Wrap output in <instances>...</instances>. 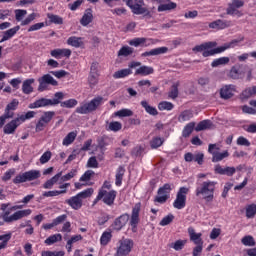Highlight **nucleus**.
Segmentation results:
<instances>
[{
	"label": "nucleus",
	"instance_id": "obj_1",
	"mask_svg": "<svg viewBox=\"0 0 256 256\" xmlns=\"http://www.w3.org/2000/svg\"><path fill=\"white\" fill-rule=\"evenodd\" d=\"M244 37L240 39H234L229 43L224 44L223 46L217 47V42H205L201 45L195 46L192 51L195 53H202L203 57H211L213 55H217L219 53H223V51H227V49H231L235 46H237L238 43H241V41H244ZM213 47H217L214 48ZM211 49V50H208Z\"/></svg>",
	"mask_w": 256,
	"mask_h": 256
},
{
	"label": "nucleus",
	"instance_id": "obj_2",
	"mask_svg": "<svg viewBox=\"0 0 256 256\" xmlns=\"http://www.w3.org/2000/svg\"><path fill=\"white\" fill-rule=\"evenodd\" d=\"M217 182L215 181H205L200 184L196 189V197H202L204 201L210 203L214 199L215 186Z\"/></svg>",
	"mask_w": 256,
	"mask_h": 256
},
{
	"label": "nucleus",
	"instance_id": "obj_3",
	"mask_svg": "<svg viewBox=\"0 0 256 256\" xmlns=\"http://www.w3.org/2000/svg\"><path fill=\"white\" fill-rule=\"evenodd\" d=\"M127 7H129L134 15H143L146 19H151L153 14L151 11L145 6V2L143 0H123Z\"/></svg>",
	"mask_w": 256,
	"mask_h": 256
},
{
	"label": "nucleus",
	"instance_id": "obj_4",
	"mask_svg": "<svg viewBox=\"0 0 256 256\" xmlns=\"http://www.w3.org/2000/svg\"><path fill=\"white\" fill-rule=\"evenodd\" d=\"M65 95L63 92H56L53 99L40 98L34 103L29 104V109H39L41 107H53L63 101Z\"/></svg>",
	"mask_w": 256,
	"mask_h": 256
},
{
	"label": "nucleus",
	"instance_id": "obj_5",
	"mask_svg": "<svg viewBox=\"0 0 256 256\" xmlns=\"http://www.w3.org/2000/svg\"><path fill=\"white\" fill-rule=\"evenodd\" d=\"M101 105H103V97L97 96L90 102L82 103L79 107H77L76 113H79L80 115H89V113L97 111Z\"/></svg>",
	"mask_w": 256,
	"mask_h": 256
},
{
	"label": "nucleus",
	"instance_id": "obj_6",
	"mask_svg": "<svg viewBox=\"0 0 256 256\" xmlns=\"http://www.w3.org/2000/svg\"><path fill=\"white\" fill-rule=\"evenodd\" d=\"M188 234L190 241H193L196 247L193 248V256H199L203 253V239L201 238L203 234L196 233L193 227L188 228Z\"/></svg>",
	"mask_w": 256,
	"mask_h": 256
},
{
	"label": "nucleus",
	"instance_id": "obj_7",
	"mask_svg": "<svg viewBox=\"0 0 256 256\" xmlns=\"http://www.w3.org/2000/svg\"><path fill=\"white\" fill-rule=\"evenodd\" d=\"M53 117H55V111L43 112V114L41 115L40 119L36 124V128H35L36 133L43 131V129H45V127L49 125V122L53 121Z\"/></svg>",
	"mask_w": 256,
	"mask_h": 256
},
{
	"label": "nucleus",
	"instance_id": "obj_8",
	"mask_svg": "<svg viewBox=\"0 0 256 256\" xmlns=\"http://www.w3.org/2000/svg\"><path fill=\"white\" fill-rule=\"evenodd\" d=\"M219 147L217 144H209L208 153L212 155V163H219V161H223V159H227L229 157V151L218 152Z\"/></svg>",
	"mask_w": 256,
	"mask_h": 256
},
{
	"label": "nucleus",
	"instance_id": "obj_9",
	"mask_svg": "<svg viewBox=\"0 0 256 256\" xmlns=\"http://www.w3.org/2000/svg\"><path fill=\"white\" fill-rule=\"evenodd\" d=\"M116 197H117V191L111 190L107 192V190H104L103 188H101L98 192L97 200L102 199L105 205H108L109 207H111V205L115 203Z\"/></svg>",
	"mask_w": 256,
	"mask_h": 256
},
{
	"label": "nucleus",
	"instance_id": "obj_10",
	"mask_svg": "<svg viewBox=\"0 0 256 256\" xmlns=\"http://www.w3.org/2000/svg\"><path fill=\"white\" fill-rule=\"evenodd\" d=\"M133 240L123 238L119 241V247L117 248L116 256H127L133 249Z\"/></svg>",
	"mask_w": 256,
	"mask_h": 256
},
{
	"label": "nucleus",
	"instance_id": "obj_11",
	"mask_svg": "<svg viewBox=\"0 0 256 256\" xmlns=\"http://www.w3.org/2000/svg\"><path fill=\"white\" fill-rule=\"evenodd\" d=\"M187 193H189V188L181 187L177 192L176 199L173 203L175 209H184L187 203Z\"/></svg>",
	"mask_w": 256,
	"mask_h": 256
},
{
	"label": "nucleus",
	"instance_id": "obj_12",
	"mask_svg": "<svg viewBox=\"0 0 256 256\" xmlns=\"http://www.w3.org/2000/svg\"><path fill=\"white\" fill-rule=\"evenodd\" d=\"M31 213V209L16 211L11 216H9V212H5L3 215V221H5V223H13V221H19V219H23V217H29Z\"/></svg>",
	"mask_w": 256,
	"mask_h": 256
},
{
	"label": "nucleus",
	"instance_id": "obj_13",
	"mask_svg": "<svg viewBox=\"0 0 256 256\" xmlns=\"http://www.w3.org/2000/svg\"><path fill=\"white\" fill-rule=\"evenodd\" d=\"M129 68L121 69L116 71L113 74L114 79H124V77H129V75L133 74V71L131 69H137V67H141V62H131L128 65Z\"/></svg>",
	"mask_w": 256,
	"mask_h": 256
},
{
	"label": "nucleus",
	"instance_id": "obj_14",
	"mask_svg": "<svg viewBox=\"0 0 256 256\" xmlns=\"http://www.w3.org/2000/svg\"><path fill=\"white\" fill-rule=\"evenodd\" d=\"M38 82V91H45V89H47V85H52L53 87H57V85H59V82L53 79V76H51L50 74L43 75L41 78L38 79Z\"/></svg>",
	"mask_w": 256,
	"mask_h": 256
},
{
	"label": "nucleus",
	"instance_id": "obj_15",
	"mask_svg": "<svg viewBox=\"0 0 256 256\" xmlns=\"http://www.w3.org/2000/svg\"><path fill=\"white\" fill-rule=\"evenodd\" d=\"M169 193H171V185L164 184L163 187L159 188L158 196L155 198L156 203H166L169 199Z\"/></svg>",
	"mask_w": 256,
	"mask_h": 256
},
{
	"label": "nucleus",
	"instance_id": "obj_16",
	"mask_svg": "<svg viewBox=\"0 0 256 256\" xmlns=\"http://www.w3.org/2000/svg\"><path fill=\"white\" fill-rule=\"evenodd\" d=\"M246 70L247 65H236L230 69L228 76L230 77V79H243V77H245Z\"/></svg>",
	"mask_w": 256,
	"mask_h": 256
},
{
	"label": "nucleus",
	"instance_id": "obj_17",
	"mask_svg": "<svg viewBox=\"0 0 256 256\" xmlns=\"http://www.w3.org/2000/svg\"><path fill=\"white\" fill-rule=\"evenodd\" d=\"M141 211V204H136L132 210L130 225L135 233L137 225H139V212Z\"/></svg>",
	"mask_w": 256,
	"mask_h": 256
},
{
	"label": "nucleus",
	"instance_id": "obj_18",
	"mask_svg": "<svg viewBox=\"0 0 256 256\" xmlns=\"http://www.w3.org/2000/svg\"><path fill=\"white\" fill-rule=\"evenodd\" d=\"M214 172L216 175H227V177H233L235 175L236 169L235 167H224L220 164L215 165Z\"/></svg>",
	"mask_w": 256,
	"mask_h": 256
},
{
	"label": "nucleus",
	"instance_id": "obj_19",
	"mask_svg": "<svg viewBox=\"0 0 256 256\" xmlns=\"http://www.w3.org/2000/svg\"><path fill=\"white\" fill-rule=\"evenodd\" d=\"M19 125H21V121L19 120V118H16L7 123L3 129L5 135H13V133L17 131V127H19Z\"/></svg>",
	"mask_w": 256,
	"mask_h": 256
},
{
	"label": "nucleus",
	"instance_id": "obj_20",
	"mask_svg": "<svg viewBox=\"0 0 256 256\" xmlns=\"http://www.w3.org/2000/svg\"><path fill=\"white\" fill-rule=\"evenodd\" d=\"M235 94V85L229 84L225 85L220 89V97L221 99H231Z\"/></svg>",
	"mask_w": 256,
	"mask_h": 256
},
{
	"label": "nucleus",
	"instance_id": "obj_21",
	"mask_svg": "<svg viewBox=\"0 0 256 256\" xmlns=\"http://www.w3.org/2000/svg\"><path fill=\"white\" fill-rule=\"evenodd\" d=\"M232 22L230 20H215L209 24L210 29H227L228 27H231Z\"/></svg>",
	"mask_w": 256,
	"mask_h": 256
},
{
	"label": "nucleus",
	"instance_id": "obj_22",
	"mask_svg": "<svg viewBox=\"0 0 256 256\" xmlns=\"http://www.w3.org/2000/svg\"><path fill=\"white\" fill-rule=\"evenodd\" d=\"M243 5H245L243 0H232V3H229L228 8L226 9L227 15H235V11L241 9Z\"/></svg>",
	"mask_w": 256,
	"mask_h": 256
},
{
	"label": "nucleus",
	"instance_id": "obj_23",
	"mask_svg": "<svg viewBox=\"0 0 256 256\" xmlns=\"http://www.w3.org/2000/svg\"><path fill=\"white\" fill-rule=\"evenodd\" d=\"M90 23H93V10L91 8H87L80 19V24L83 27H87Z\"/></svg>",
	"mask_w": 256,
	"mask_h": 256
},
{
	"label": "nucleus",
	"instance_id": "obj_24",
	"mask_svg": "<svg viewBox=\"0 0 256 256\" xmlns=\"http://www.w3.org/2000/svg\"><path fill=\"white\" fill-rule=\"evenodd\" d=\"M128 221H129V214H123V215L119 216L114 221V229L116 231H121L123 229V226L127 225Z\"/></svg>",
	"mask_w": 256,
	"mask_h": 256
},
{
	"label": "nucleus",
	"instance_id": "obj_25",
	"mask_svg": "<svg viewBox=\"0 0 256 256\" xmlns=\"http://www.w3.org/2000/svg\"><path fill=\"white\" fill-rule=\"evenodd\" d=\"M167 51H169V48L165 46L159 47L142 53V57H155L157 55H164V53H167Z\"/></svg>",
	"mask_w": 256,
	"mask_h": 256
},
{
	"label": "nucleus",
	"instance_id": "obj_26",
	"mask_svg": "<svg viewBox=\"0 0 256 256\" xmlns=\"http://www.w3.org/2000/svg\"><path fill=\"white\" fill-rule=\"evenodd\" d=\"M33 83H35L34 78L26 79L23 81L22 92L24 93V95H31V93H33Z\"/></svg>",
	"mask_w": 256,
	"mask_h": 256
},
{
	"label": "nucleus",
	"instance_id": "obj_27",
	"mask_svg": "<svg viewBox=\"0 0 256 256\" xmlns=\"http://www.w3.org/2000/svg\"><path fill=\"white\" fill-rule=\"evenodd\" d=\"M66 203L67 205H70V207L75 211H78V209H81V207H83V200H80L77 195L71 197L70 199H67Z\"/></svg>",
	"mask_w": 256,
	"mask_h": 256
},
{
	"label": "nucleus",
	"instance_id": "obj_28",
	"mask_svg": "<svg viewBox=\"0 0 256 256\" xmlns=\"http://www.w3.org/2000/svg\"><path fill=\"white\" fill-rule=\"evenodd\" d=\"M155 73V70L151 66H141L136 69L134 75H141L142 77H147V75H153Z\"/></svg>",
	"mask_w": 256,
	"mask_h": 256
},
{
	"label": "nucleus",
	"instance_id": "obj_29",
	"mask_svg": "<svg viewBox=\"0 0 256 256\" xmlns=\"http://www.w3.org/2000/svg\"><path fill=\"white\" fill-rule=\"evenodd\" d=\"M17 107H19V100L13 99L9 104H7L4 113H6V115H10V117L13 119L15 116L13 111L17 110Z\"/></svg>",
	"mask_w": 256,
	"mask_h": 256
},
{
	"label": "nucleus",
	"instance_id": "obj_30",
	"mask_svg": "<svg viewBox=\"0 0 256 256\" xmlns=\"http://www.w3.org/2000/svg\"><path fill=\"white\" fill-rule=\"evenodd\" d=\"M21 29L20 26H15L14 28H11L4 32L2 39L0 40V43H5V41H9L12 37H15L17 34V31Z\"/></svg>",
	"mask_w": 256,
	"mask_h": 256
},
{
	"label": "nucleus",
	"instance_id": "obj_31",
	"mask_svg": "<svg viewBox=\"0 0 256 256\" xmlns=\"http://www.w3.org/2000/svg\"><path fill=\"white\" fill-rule=\"evenodd\" d=\"M213 127V122L211 120L200 121L195 127V131H205L206 129H211Z\"/></svg>",
	"mask_w": 256,
	"mask_h": 256
},
{
	"label": "nucleus",
	"instance_id": "obj_32",
	"mask_svg": "<svg viewBox=\"0 0 256 256\" xmlns=\"http://www.w3.org/2000/svg\"><path fill=\"white\" fill-rule=\"evenodd\" d=\"M24 175L26 176V181H35V179H39V177H41V171L30 170V171L24 172Z\"/></svg>",
	"mask_w": 256,
	"mask_h": 256
},
{
	"label": "nucleus",
	"instance_id": "obj_33",
	"mask_svg": "<svg viewBox=\"0 0 256 256\" xmlns=\"http://www.w3.org/2000/svg\"><path fill=\"white\" fill-rule=\"evenodd\" d=\"M241 243L242 245H244V247H255L256 245L255 238L251 235H246L242 237Z\"/></svg>",
	"mask_w": 256,
	"mask_h": 256
},
{
	"label": "nucleus",
	"instance_id": "obj_34",
	"mask_svg": "<svg viewBox=\"0 0 256 256\" xmlns=\"http://www.w3.org/2000/svg\"><path fill=\"white\" fill-rule=\"evenodd\" d=\"M143 107V109H145L146 113H148L149 115H158L159 112H157V108L149 105V103L145 100L141 101L140 103Z\"/></svg>",
	"mask_w": 256,
	"mask_h": 256
},
{
	"label": "nucleus",
	"instance_id": "obj_35",
	"mask_svg": "<svg viewBox=\"0 0 256 256\" xmlns=\"http://www.w3.org/2000/svg\"><path fill=\"white\" fill-rule=\"evenodd\" d=\"M195 129V122H190L188 123L183 131H182V137H184L185 139H187V137H190L191 136V133H193Z\"/></svg>",
	"mask_w": 256,
	"mask_h": 256
},
{
	"label": "nucleus",
	"instance_id": "obj_36",
	"mask_svg": "<svg viewBox=\"0 0 256 256\" xmlns=\"http://www.w3.org/2000/svg\"><path fill=\"white\" fill-rule=\"evenodd\" d=\"M123 175H125V168L123 166H120L118 167L116 172L115 185H117V187H121V183H123Z\"/></svg>",
	"mask_w": 256,
	"mask_h": 256
},
{
	"label": "nucleus",
	"instance_id": "obj_37",
	"mask_svg": "<svg viewBox=\"0 0 256 256\" xmlns=\"http://www.w3.org/2000/svg\"><path fill=\"white\" fill-rule=\"evenodd\" d=\"M173 9H177V4L174 2H169L166 4H160L158 6V12L162 13L163 11H173Z\"/></svg>",
	"mask_w": 256,
	"mask_h": 256
},
{
	"label": "nucleus",
	"instance_id": "obj_38",
	"mask_svg": "<svg viewBox=\"0 0 256 256\" xmlns=\"http://www.w3.org/2000/svg\"><path fill=\"white\" fill-rule=\"evenodd\" d=\"M190 119H193V112L190 110L183 111L178 117L179 123H185V121H189Z\"/></svg>",
	"mask_w": 256,
	"mask_h": 256
},
{
	"label": "nucleus",
	"instance_id": "obj_39",
	"mask_svg": "<svg viewBox=\"0 0 256 256\" xmlns=\"http://www.w3.org/2000/svg\"><path fill=\"white\" fill-rule=\"evenodd\" d=\"M134 49L129 46H123L119 51H118V57H129V55H133Z\"/></svg>",
	"mask_w": 256,
	"mask_h": 256
},
{
	"label": "nucleus",
	"instance_id": "obj_40",
	"mask_svg": "<svg viewBox=\"0 0 256 256\" xmlns=\"http://www.w3.org/2000/svg\"><path fill=\"white\" fill-rule=\"evenodd\" d=\"M107 131H114V133H117V131H121L123 129V124L121 122H110L108 124V127H106Z\"/></svg>",
	"mask_w": 256,
	"mask_h": 256
},
{
	"label": "nucleus",
	"instance_id": "obj_41",
	"mask_svg": "<svg viewBox=\"0 0 256 256\" xmlns=\"http://www.w3.org/2000/svg\"><path fill=\"white\" fill-rule=\"evenodd\" d=\"M253 95H256V86H253L252 88H246L241 93L242 99H250V97H253Z\"/></svg>",
	"mask_w": 256,
	"mask_h": 256
},
{
	"label": "nucleus",
	"instance_id": "obj_42",
	"mask_svg": "<svg viewBox=\"0 0 256 256\" xmlns=\"http://www.w3.org/2000/svg\"><path fill=\"white\" fill-rule=\"evenodd\" d=\"M185 245H187V240H177L176 242L171 243L169 247L175 251H181Z\"/></svg>",
	"mask_w": 256,
	"mask_h": 256
},
{
	"label": "nucleus",
	"instance_id": "obj_43",
	"mask_svg": "<svg viewBox=\"0 0 256 256\" xmlns=\"http://www.w3.org/2000/svg\"><path fill=\"white\" fill-rule=\"evenodd\" d=\"M67 43L68 45L76 48H79L81 47V45H83V41H81V38L75 36L68 38Z\"/></svg>",
	"mask_w": 256,
	"mask_h": 256
},
{
	"label": "nucleus",
	"instance_id": "obj_44",
	"mask_svg": "<svg viewBox=\"0 0 256 256\" xmlns=\"http://www.w3.org/2000/svg\"><path fill=\"white\" fill-rule=\"evenodd\" d=\"M57 241H63V236L61 234H54V235L48 237L45 240V244L53 245L54 243H57Z\"/></svg>",
	"mask_w": 256,
	"mask_h": 256
},
{
	"label": "nucleus",
	"instance_id": "obj_45",
	"mask_svg": "<svg viewBox=\"0 0 256 256\" xmlns=\"http://www.w3.org/2000/svg\"><path fill=\"white\" fill-rule=\"evenodd\" d=\"M47 17L50 20V23H54L55 25H63V18L61 16L48 13Z\"/></svg>",
	"mask_w": 256,
	"mask_h": 256
},
{
	"label": "nucleus",
	"instance_id": "obj_46",
	"mask_svg": "<svg viewBox=\"0 0 256 256\" xmlns=\"http://www.w3.org/2000/svg\"><path fill=\"white\" fill-rule=\"evenodd\" d=\"M173 107H175L173 103L168 101H163L158 104L159 111H171L173 110Z\"/></svg>",
	"mask_w": 256,
	"mask_h": 256
},
{
	"label": "nucleus",
	"instance_id": "obj_47",
	"mask_svg": "<svg viewBox=\"0 0 256 256\" xmlns=\"http://www.w3.org/2000/svg\"><path fill=\"white\" fill-rule=\"evenodd\" d=\"M77 138V132H70L67 136L63 139V145H71L73 141Z\"/></svg>",
	"mask_w": 256,
	"mask_h": 256
},
{
	"label": "nucleus",
	"instance_id": "obj_48",
	"mask_svg": "<svg viewBox=\"0 0 256 256\" xmlns=\"http://www.w3.org/2000/svg\"><path fill=\"white\" fill-rule=\"evenodd\" d=\"M99 83V74H89L88 84L93 89Z\"/></svg>",
	"mask_w": 256,
	"mask_h": 256
},
{
	"label": "nucleus",
	"instance_id": "obj_49",
	"mask_svg": "<svg viewBox=\"0 0 256 256\" xmlns=\"http://www.w3.org/2000/svg\"><path fill=\"white\" fill-rule=\"evenodd\" d=\"M64 193H67V190H52L44 192L42 195L43 197H57L59 195H64Z\"/></svg>",
	"mask_w": 256,
	"mask_h": 256
},
{
	"label": "nucleus",
	"instance_id": "obj_50",
	"mask_svg": "<svg viewBox=\"0 0 256 256\" xmlns=\"http://www.w3.org/2000/svg\"><path fill=\"white\" fill-rule=\"evenodd\" d=\"M255 215H256V205L255 204L248 205L246 208V217L248 219H253Z\"/></svg>",
	"mask_w": 256,
	"mask_h": 256
},
{
	"label": "nucleus",
	"instance_id": "obj_51",
	"mask_svg": "<svg viewBox=\"0 0 256 256\" xmlns=\"http://www.w3.org/2000/svg\"><path fill=\"white\" fill-rule=\"evenodd\" d=\"M93 188H88L80 193H78L76 196L80 198V201H83V199H87L93 195Z\"/></svg>",
	"mask_w": 256,
	"mask_h": 256
},
{
	"label": "nucleus",
	"instance_id": "obj_52",
	"mask_svg": "<svg viewBox=\"0 0 256 256\" xmlns=\"http://www.w3.org/2000/svg\"><path fill=\"white\" fill-rule=\"evenodd\" d=\"M227 63H229V57H221V58L215 59L212 62L211 67H219V65H227Z\"/></svg>",
	"mask_w": 256,
	"mask_h": 256
},
{
	"label": "nucleus",
	"instance_id": "obj_53",
	"mask_svg": "<svg viewBox=\"0 0 256 256\" xmlns=\"http://www.w3.org/2000/svg\"><path fill=\"white\" fill-rule=\"evenodd\" d=\"M11 240V233L0 235V249H5L7 247V243Z\"/></svg>",
	"mask_w": 256,
	"mask_h": 256
},
{
	"label": "nucleus",
	"instance_id": "obj_54",
	"mask_svg": "<svg viewBox=\"0 0 256 256\" xmlns=\"http://www.w3.org/2000/svg\"><path fill=\"white\" fill-rule=\"evenodd\" d=\"M77 105L76 99H69L64 102H60V107H66V109H73Z\"/></svg>",
	"mask_w": 256,
	"mask_h": 256
},
{
	"label": "nucleus",
	"instance_id": "obj_55",
	"mask_svg": "<svg viewBox=\"0 0 256 256\" xmlns=\"http://www.w3.org/2000/svg\"><path fill=\"white\" fill-rule=\"evenodd\" d=\"M115 117H133V111L129 109H121L115 112Z\"/></svg>",
	"mask_w": 256,
	"mask_h": 256
},
{
	"label": "nucleus",
	"instance_id": "obj_56",
	"mask_svg": "<svg viewBox=\"0 0 256 256\" xmlns=\"http://www.w3.org/2000/svg\"><path fill=\"white\" fill-rule=\"evenodd\" d=\"M173 219H175V216H173V214H169L160 221L159 225H161V227L170 225L171 223H173Z\"/></svg>",
	"mask_w": 256,
	"mask_h": 256
},
{
	"label": "nucleus",
	"instance_id": "obj_57",
	"mask_svg": "<svg viewBox=\"0 0 256 256\" xmlns=\"http://www.w3.org/2000/svg\"><path fill=\"white\" fill-rule=\"evenodd\" d=\"M168 97H170V99H177V97H179V84H174L172 86L171 91L168 94Z\"/></svg>",
	"mask_w": 256,
	"mask_h": 256
},
{
	"label": "nucleus",
	"instance_id": "obj_58",
	"mask_svg": "<svg viewBox=\"0 0 256 256\" xmlns=\"http://www.w3.org/2000/svg\"><path fill=\"white\" fill-rule=\"evenodd\" d=\"M36 113L35 111H28L25 115H21L20 117H17L20 123H25L27 119H33L35 117Z\"/></svg>",
	"mask_w": 256,
	"mask_h": 256
},
{
	"label": "nucleus",
	"instance_id": "obj_59",
	"mask_svg": "<svg viewBox=\"0 0 256 256\" xmlns=\"http://www.w3.org/2000/svg\"><path fill=\"white\" fill-rule=\"evenodd\" d=\"M12 181L14 185H19L20 183H27L25 172L22 174H18Z\"/></svg>",
	"mask_w": 256,
	"mask_h": 256
},
{
	"label": "nucleus",
	"instance_id": "obj_60",
	"mask_svg": "<svg viewBox=\"0 0 256 256\" xmlns=\"http://www.w3.org/2000/svg\"><path fill=\"white\" fill-rule=\"evenodd\" d=\"M161 145H163V139L159 137L153 138L152 141H150V147L152 149H158Z\"/></svg>",
	"mask_w": 256,
	"mask_h": 256
},
{
	"label": "nucleus",
	"instance_id": "obj_61",
	"mask_svg": "<svg viewBox=\"0 0 256 256\" xmlns=\"http://www.w3.org/2000/svg\"><path fill=\"white\" fill-rule=\"evenodd\" d=\"M143 151H145L143 146H136L132 149L131 155L132 157H141V155H143Z\"/></svg>",
	"mask_w": 256,
	"mask_h": 256
},
{
	"label": "nucleus",
	"instance_id": "obj_62",
	"mask_svg": "<svg viewBox=\"0 0 256 256\" xmlns=\"http://www.w3.org/2000/svg\"><path fill=\"white\" fill-rule=\"evenodd\" d=\"M111 232H104L100 238L101 245H107L111 241Z\"/></svg>",
	"mask_w": 256,
	"mask_h": 256
},
{
	"label": "nucleus",
	"instance_id": "obj_63",
	"mask_svg": "<svg viewBox=\"0 0 256 256\" xmlns=\"http://www.w3.org/2000/svg\"><path fill=\"white\" fill-rule=\"evenodd\" d=\"M203 159H205V154H203V152H195L194 153L195 163H198V165H203Z\"/></svg>",
	"mask_w": 256,
	"mask_h": 256
},
{
	"label": "nucleus",
	"instance_id": "obj_64",
	"mask_svg": "<svg viewBox=\"0 0 256 256\" xmlns=\"http://www.w3.org/2000/svg\"><path fill=\"white\" fill-rule=\"evenodd\" d=\"M42 256H65L63 251H43Z\"/></svg>",
	"mask_w": 256,
	"mask_h": 256
}]
</instances>
